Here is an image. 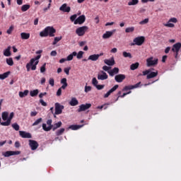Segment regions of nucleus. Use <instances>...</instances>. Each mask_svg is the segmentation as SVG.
I'll return each mask as SVG.
<instances>
[{"label": "nucleus", "instance_id": "obj_4", "mask_svg": "<svg viewBox=\"0 0 181 181\" xmlns=\"http://www.w3.org/2000/svg\"><path fill=\"white\" fill-rule=\"evenodd\" d=\"M145 42V37L144 36H139L136 37L133 40V42L131 44V46H142L144 43Z\"/></svg>", "mask_w": 181, "mask_h": 181}, {"label": "nucleus", "instance_id": "obj_30", "mask_svg": "<svg viewBox=\"0 0 181 181\" xmlns=\"http://www.w3.org/2000/svg\"><path fill=\"white\" fill-rule=\"evenodd\" d=\"M9 74H11L10 71L0 74V80H5V78H8V77H9Z\"/></svg>", "mask_w": 181, "mask_h": 181}, {"label": "nucleus", "instance_id": "obj_2", "mask_svg": "<svg viewBox=\"0 0 181 181\" xmlns=\"http://www.w3.org/2000/svg\"><path fill=\"white\" fill-rule=\"evenodd\" d=\"M42 57L41 54L37 55L35 58H33L30 59V62L26 64V69L27 71H30V67L31 70H36V66L39 64V59Z\"/></svg>", "mask_w": 181, "mask_h": 181}, {"label": "nucleus", "instance_id": "obj_15", "mask_svg": "<svg viewBox=\"0 0 181 181\" xmlns=\"http://www.w3.org/2000/svg\"><path fill=\"white\" fill-rule=\"evenodd\" d=\"M118 87H119V86L118 85H115V86H113L109 91H107V93L104 95V98H108L110 95H111V94L114 93V91L118 89Z\"/></svg>", "mask_w": 181, "mask_h": 181}, {"label": "nucleus", "instance_id": "obj_23", "mask_svg": "<svg viewBox=\"0 0 181 181\" xmlns=\"http://www.w3.org/2000/svg\"><path fill=\"white\" fill-rule=\"evenodd\" d=\"M104 63L107 66H114V64H115V60L114 58H112L111 59H105Z\"/></svg>", "mask_w": 181, "mask_h": 181}, {"label": "nucleus", "instance_id": "obj_61", "mask_svg": "<svg viewBox=\"0 0 181 181\" xmlns=\"http://www.w3.org/2000/svg\"><path fill=\"white\" fill-rule=\"evenodd\" d=\"M45 95H47V93L45 92V93H41L39 94V98H43V97H45Z\"/></svg>", "mask_w": 181, "mask_h": 181}, {"label": "nucleus", "instance_id": "obj_44", "mask_svg": "<svg viewBox=\"0 0 181 181\" xmlns=\"http://www.w3.org/2000/svg\"><path fill=\"white\" fill-rule=\"evenodd\" d=\"M83 54H84V52L79 51L78 54H76L77 59H83Z\"/></svg>", "mask_w": 181, "mask_h": 181}, {"label": "nucleus", "instance_id": "obj_40", "mask_svg": "<svg viewBox=\"0 0 181 181\" xmlns=\"http://www.w3.org/2000/svg\"><path fill=\"white\" fill-rule=\"evenodd\" d=\"M6 62L8 66H12L13 64V59L12 58H6Z\"/></svg>", "mask_w": 181, "mask_h": 181}, {"label": "nucleus", "instance_id": "obj_1", "mask_svg": "<svg viewBox=\"0 0 181 181\" xmlns=\"http://www.w3.org/2000/svg\"><path fill=\"white\" fill-rule=\"evenodd\" d=\"M54 33H56V29L52 26H47L40 33V36L41 37H47V36L54 37Z\"/></svg>", "mask_w": 181, "mask_h": 181}, {"label": "nucleus", "instance_id": "obj_64", "mask_svg": "<svg viewBox=\"0 0 181 181\" xmlns=\"http://www.w3.org/2000/svg\"><path fill=\"white\" fill-rule=\"evenodd\" d=\"M52 119H48L47 121V124L49 125V127H53V124H52Z\"/></svg>", "mask_w": 181, "mask_h": 181}, {"label": "nucleus", "instance_id": "obj_9", "mask_svg": "<svg viewBox=\"0 0 181 181\" xmlns=\"http://www.w3.org/2000/svg\"><path fill=\"white\" fill-rule=\"evenodd\" d=\"M86 22V16L81 15L74 22V25H83Z\"/></svg>", "mask_w": 181, "mask_h": 181}, {"label": "nucleus", "instance_id": "obj_55", "mask_svg": "<svg viewBox=\"0 0 181 181\" xmlns=\"http://www.w3.org/2000/svg\"><path fill=\"white\" fill-rule=\"evenodd\" d=\"M168 22H173V23H177V18H171L169 19Z\"/></svg>", "mask_w": 181, "mask_h": 181}, {"label": "nucleus", "instance_id": "obj_39", "mask_svg": "<svg viewBox=\"0 0 181 181\" xmlns=\"http://www.w3.org/2000/svg\"><path fill=\"white\" fill-rule=\"evenodd\" d=\"M139 4V0H132L131 1L128 2L129 6H132L134 5H138Z\"/></svg>", "mask_w": 181, "mask_h": 181}, {"label": "nucleus", "instance_id": "obj_24", "mask_svg": "<svg viewBox=\"0 0 181 181\" xmlns=\"http://www.w3.org/2000/svg\"><path fill=\"white\" fill-rule=\"evenodd\" d=\"M100 59V55H97L95 54L90 55L88 58V60H91L92 62H97Z\"/></svg>", "mask_w": 181, "mask_h": 181}, {"label": "nucleus", "instance_id": "obj_31", "mask_svg": "<svg viewBox=\"0 0 181 181\" xmlns=\"http://www.w3.org/2000/svg\"><path fill=\"white\" fill-rule=\"evenodd\" d=\"M28 94H29L28 90H25L23 92L21 91L19 92V97H21V98H23V97H26V95H28Z\"/></svg>", "mask_w": 181, "mask_h": 181}, {"label": "nucleus", "instance_id": "obj_60", "mask_svg": "<svg viewBox=\"0 0 181 181\" xmlns=\"http://www.w3.org/2000/svg\"><path fill=\"white\" fill-rule=\"evenodd\" d=\"M12 30H13V26H11L9 29L7 30L6 33H8V35H11V33H12Z\"/></svg>", "mask_w": 181, "mask_h": 181}, {"label": "nucleus", "instance_id": "obj_12", "mask_svg": "<svg viewBox=\"0 0 181 181\" xmlns=\"http://www.w3.org/2000/svg\"><path fill=\"white\" fill-rule=\"evenodd\" d=\"M13 115L14 113L11 112L8 117V118L7 119L6 122H3L1 123V125H2L3 127H9V125H11V122L12 121V119L13 118Z\"/></svg>", "mask_w": 181, "mask_h": 181}, {"label": "nucleus", "instance_id": "obj_33", "mask_svg": "<svg viewBox=\"0 0 181 181\" xmlns=\"http://www.w3.org/2000/svg\"><path fill=\"white\" fill-rule=\"evenodd\" d=\"M9 115V113H8V112H4L1 114V118L3 119V121H8V117Z\"/></svg>", "mask_w": 181, "mask_h": 181}, {"label": "nucleus", "instance_id": "obj_59", "mask_svg": "<svg viewBox=\"0 0 181 181\" xmlns=\"http://www.w3.org/2000/svg\"><path fill=\"white\" fill-rule=\"evenodd\" d=\"M111 69V67L110 66H103V70H104L105 71H110V69Z\"/></svg>", "mask_w": 181, "mask_h": 181}, {"label": "nucleus", "instance_id": "obj_41", "mask_svg": "<svg viewBox=\"0 0 181 181\" xmlns=\"http://www.w3.org/2000/svg\"><path fill=\"white\" fill-rule=\"evenodd\" d=\"M134 30H135L134 27H129L125 29L126 33H131L134 32Z\"/></svg>", "mask_w": 181, "mask_h": 181}, {"label": "nucleus", "instance_id": "obj_8", "mask_svg": "<svg viewBox=\"0 0 181 181\" xmlns=\"http://www.w3.org/2000/svg\"><path fill=\"white\" fill-rule=\"evenodd\" d=\"M147 67H151V66H156L158 64V59H154L153 57L146 59Z\"/></svg>", "mask_w": 181, "mask_h": 181}, {"label": "nucleus", "instance_id": "obj_25", "mask_svg": "<svg viewBox=\"0 0 181 181\" xmlns=\"http://www.w3.org/2000/svg\"><path fill=\"white\" fill-rule=\"evenodd\" d=\"M21 37L23 40H28L30 37V33H21Z\"/></svg>", "mask_w": 181, "mask_h": 181}, {"label": "nucleus", "instance_id": "obj_34", "mask_svg": "<svg viewBox=\"0 0 181 181\" xmlns=\"http://www.w3.org/2000/svg\"><path fill=\"white\" fill-rule=\"evenodd\" d=\"M64 131H66V129L64 128H61V129H58L56 132L57 136H60V135H63V134H64Z\"/></svg>", "mask_w": 181, "mask_h": 181}, {"label": "nucleus", "instance_id": "obj_48", "mask_svg": "<svg viewBox=\"0 0 181 181\" xmlns=\"http://www.w3.org/2000/svg\"><path fill=\"white\" fill-rule=\"evenodd\" d=\"M92 84H93L95 87H96V86L98 85V81H97V78H93L92 79Z\"/></svg>", "mask_w": 181, "mask_h": 181}, {"label": "nucleus", "instance_id": "obj_51", "mask_svg": "<svg viewBox=\"0 0 181 181\" xmlns=\"http://www.w3.org/2000/svg\"><path fill=\"white\" fill-rule=\"evenodd\" d=\"M70 70H71V67H68V68H65L64 69V73H66V74L67 76H69V74H70Z\"/></svg>", "mask_w": 181, "mask_h": 181}, {"label": "nucleus", "instance_id": "obj_22", "mask_svg": "<svg viewBox=\"0 0 181 181\" xmlns=\"http://www.w3.org/2000/svg\"><path fill=\"white\" fill-rule=\"evenodd\" d=\"M19 134H20V136H21V138H28V139L32 138V134H30V133H28V132H23V131H20Z\"/></svg>", "mask_w": 181, "mask_h": 181}, {"label": "nucleus", "instance_id": "obj_53", "mask_svg": "<svg viewBox=\"0 0 181 181\" xmlns=\"http://www.w3.org/2000/svg\"><path fill=\"white\" fill-rule=\"evenodd\" d=\"M132 91L129 90V92L127 93H123L122 95H119L118 96V98H124V97H125V95H128V94H131Z\"/></svg>", "mask_w": 181, "mask_h": 181}, {"label": "nucleus", "instance_id": "obj_28", "mask_svg": "<svg viewBox=\"0 0 181 181\" xmlns=\"http://www.w3.org/2000/svg\"><path fill=\"white\" fill-rule=\"evenodd\" d=\"M69 104L70 105H71V107H76V105H78V100H77V98H73L71 100Z\"/></svg>", "mask_w": 181, "mask_h": 181}, {"label": "nucleus", "instance_id": "obj_52", "mask_svg": "<svg viewBox=\"0 0 181 181\" xmlns=\"http://www.w3.org/2000/svg\"><path fill=\"white\" fill-rule=\"evenodd\" d=\"M49 84H50L52 87H54V79L53 78H49Z\"/></svg>", "mask_w": 181, "mask_h": 181}, {"label": "nucleus", "instance_id": "obj_45", "mask_svg": "<svg viewBox=\"0 0 181 181\" xmlns=\"http://www.w3.org/2000/svg\"><path fill=\"white\" fill-rule=\"evenodd\" d=\"M12 127L13 128V129H15V131H19V124H18V123H14L12 124Z\"/></svg>", "mask_w": 181, "mask_h": 181}, {"label": "nucleus", "instance_id": "obj_35", "mask_svg": "<svg viewBox=\"0 0 181 181\" xmlns=\"http://www.w3.org/2000/svg\"><path fill=\"white\" fill-rule=\"evenodd\" d=\"M139 67V63L136 62L130 66V70H136Z\"/></svg>", "mask_w": 181, "mask_h": 181}, {"label": "nucleus", "instance_id": "obj_46", "mask_svg": "<svg viewBox=\"0 0 181 181\" xmlns=\"http://www.w3.org/2000/svg\"><path fill=\"white\" fill-rule=\"evenodd\" d=\"M76 19H77V14H74L70 17L71 22H75Z\"/></svg>", "mask_w": 181, "mask_h": 181}, {"label": "nucleus", "instance_id": "obj_56", "mask_svg": "<svg viewBox=\"0 0 181 181\" xmlns=\"http://www.w3.org/2000/svg\"><path fill=\"white\" fill-rule=\"evenodd\" d=\"M40 103H41V105H42L43 107H47V103L45 102V100H43L42 99L40 100Z\"/></svg>", "mask_w": 181, "mask_h": 181}, {"label": "nucleus", "instance_id": "obj_18", "mask_svg": "<svg viewBox=\"0 0 181 181\" xmlns=\"http://www.w3.org/2000/svg\"><path fill=\"white\" fill-rule=\"evenodd\" d=\"M59 11H62V12H70L71 11V8L70 6H67L66 4H64L62 5V6L59 8Z\"/></svg>", "mask_w": 181, "mask_h": 181}, {"label": "nucleus", "instance_id": "obj_7", "mask_svg": "<svg viewBox=\"0 0 181 181\" xmlns=\"http://www.w3.org/2000/svg\"><path fill=\"white\" fill-rule=\"evenodd\" d=\"M88 30V27L86 25H83L82 27H79L76 30V33L78 36H83L86 35V32Z\"/></svg>", "mask_w": 181, "mask_h": 181}, {"label": "nucleus", "instance_id": "obj_14", "mask_svg": "<svg viewBox=\"0 0 181 181\" xmlns=\"http://www.w3.org/2000/svg\"><path fill=\"white\" fill-rule=\"evenodd\" d=\"M89 108H91L90 103H86V105L82 104L79 106V108L78 109V112H81L83 111H86V110H88Z\"/></svg>", "mask_w": 181, "mask_h": 181}, {"label": "nucleus", "instance_id": "obj_3", "mask_svg": "<svg viewBox=\"0 0 181 181\" xmlns=\"http://www.w3.org/2000/svg\"><path fill=\"white\" fill-rule=\"evenodd\" d=\"M62 125V122H58L57 123L52 124V126H49L47 127L46 124L44 123L42 124V129L46 132H48V131H50L51 129H52V131H56V129H57V128H60Z\"/></svg>", "mask_w": 181, "mask_h": 181}, {"label": "nucleus", "instance_id": "obj_62", "mask_svg": "<svg viewBox=\"0 0 181 181\" xmlns=\"http://www.w3.org/2000/svg\"><path fill=\"white\" fill-rule=\"evenodd\" d=\"M50 56H52L53 57L57 56V52L52 51L51 53H50Z\"/></svg>", "mask_w": 181, "mask_h": 181}, {"label": "nucleus", "instance_id": "obj_49", "mask_svg": "<svg viewBox=\"0 0 181 181\" xmlns=\"http://www.w3.org/2000/svg\"><path fill=\"white\" fill-rule=\"evenodd\" d=\"M152 70H153V69H148L146 71H144L143 73V76H148V74H149V73H151V71H152Z\"/></svg>", "mask_w": 181, "mask_h": 181}, {"label": "nucleus", "instance_id": "obj_32", "mask_svg": "<svg viewBox=\"0 0 181 181\" xmlns=\"http://www.w3.org/2000/svg\"><path fill=\"white\" fill-rule=\"evenodd\" d=\"M74 56H77V52H73L71 54H70L67 58H66V60L68 62H71V60L73 59V57H74Z\"/></svg>", "mask_w": 181, "mask_h": 181}, {"label": "nucleus", "instance_id": "obj_54", "mask_svg": "<svg viewBox=\"0 0 181 181\" xmlns=\"http://www.w3.org/2000/svg\"><path fill=\"white\" fill-rule=\"evenodd\" d=\"M164 26H166V28H175V24L172 23H168L167 24H165Z\"/></svg>", "mask_w": 181, "mask_h": 181}, {"label": "nucleus", "instance_id": "obj_29", "mask_svg": "<svg viewBox=\"0 0 181 181\" xmlns=\"http://www.w3.org/2000/svg\"><path fill=\"white\" fill-rule=\"evenodd\" d=\"M11 54V47H8L7 49L4 51V56H6V57H9Z\"/></svg>", "mask_w": 181, "mask_h": 181}, {"label": "nucleus", "instance_id": "obj_21", "mask_svg": "<svg viewBox=\"0 0 181 181\" xmlns=\"http://www.w3.org/2000/svg\"><path fill=\"white\" fill-rule=\"evenodd\" d=\"M100 73L102 74L98 75V80H107L108 78V75L104 71H101Z\"/></svg>", "mask_w": 181, "mask_h": 181}, {"label": "nucleus", "instance_id": "obj_57", "mask_svg": "<svg viewBox=\"0 0 181 181\" xmlns=\"http://www.w3.org/2000/svg\"><path fill=\"white\" fill-rule=\"evenodd\" d=\"M97 90H103L105 87V85H96Z\"/></svg>", "mask_w": 181, "mask_h": 181}, {"label": "nucleus", "instance_id": "obj_6", "mask_svg": "<svg viewBox=\"0 0 181 181\" xmlns=\"http://www.w3.org/2000/svg\"><path fill=\"white\" fill-rule=\"evenodd\" d=\"M61 84H62V87L58 89L57 91V95L58 97H60L62 95V90H66V88L67 87V78H63L61 80Z\"/></svg>", "mask_w": 181, "mask_h": 181}, {"label": "nucleus", "instance_id": "obj_16", "mask_svg": "<svg viewBox=\"0 0 181 181\" xmlns=\"http://www.w3.org/2000/svg\"><path fill=\"white\" fill-rule=\"evenodd\" d=\"M13 155H21V151H6L4 154V156H5V158H9V156H13Z\"/></svg>", "mask_w": 181, "mask_h": 181}, {"label": "nucleus", "instance_id": "obj_43", "mask_svg": "<svg viewBox=\"0 0 181 181\" xmlns=\"http://www.w3.org/2000/svg\"><path fill=\"white\" fill-rule=\"evenodd\" d=\"M42 117L37 119L33 124V127H36V125H39L40 124V122H42Z\"/></svg>", "mask_w": 181, "mask_h": 181}, {"label": "nucleus", "instance_id": "obj_38", "mask_svg": "<svg viewBox=\"0 0 181 181\" xmlns=\"http://www.w3.org/2000/svg\"><path fill=\"white\" fill-rule=\"evenodd\" d=\"M63 37L62 36L60 37H55L54 39V41L52 42V45L54 46V45H57V43H59V42H60V40H62Z\"/></svg>", "mask_w": 181, "mask_h": 181}, {"label": "nucleus", "instance_id": "obj_11", "mask_svg": "<svg viewBox=\"0 0 181 181\" xmlns=\"http://www.w3.org/2000/svg\"><path fill=\"white\" fill-rule=\"evenodd\" d=\"M139 86H141V82H139L135 85L126 86L123 88L122 91H128L129 90H134V88H138Z\"/></svg>", "mask_w": 181, "mask_h": 181}, {"label": "nucleus", "instance_id": "obj_20", "mask_svg": "<svg viewBox=\"0 0 181 181\" xmlns=\"http://www.w3.org/2000/svg\"><path fill=\"white\" fill-rule=\"evenodd\" d=\"M107 73L111 77H114L115 74H118V73H119V69L115 67L113 69L108 71Z\"/></svg>", "mask_w": 181, "mask_h": 181}, {"label": "nucleus", "instance_id": "obj_47", "mask_svg": "<svg viewBox=\"0 0 181 181\" xmlns=\"http://www.w3.org/2000/svg\"><path fill=\"white\" fill-rule=\"evenodd\" d=\"M149 22V18H146L141 21L139 22V25H146Z\"/></svg>", "mask_w": 181, "mask_h": 181}, {"label": "nucleus", "instance_id": "obj_10", "mask_svg": "<svg viewBox=\"0 0 181 181\" xmlns=\"http://www.w3.org/2000/svg\"><path fill=\"white\" fill-rule=\"evenodd\" d=\"M63 110H64V106L60 105L59 103H55V114L60 115L63 112Z\"/></svg>", "mask_w": 181, "mask_h": 181}, {"label": "nucleus", "instance_id": "obj_37", "mask_svg": "<svg viewBox=\"0 0 181 181\" xmlns=\"http://www.w3.org/2000/svg\"><path fill=\"white\" fill-rule=\"evenodd\" d=\"M30 5H29V4H24L21 7V11H22V12H26V11L30 9Z\"/></svg>", "mask_w": 181, "mask_h": 181}, {"label": "nucleus", "instance_id": "obj_63", "mask_svg": "<svg viewBox=\"0 0 181 181\" xmlns=\"http://www.w3.org/2000/svg\"><path fill=\"white\" fill-rule=\"evenodd\" d=\"M50 6H51V4H49L47 8H44V9H43L44 12H47V11H49V9H50Z\"/></svg>", "mask_w": 181, "mask_h": 181}, {"label": "nucleus", "instance_id": "obj_13", "mask_svg": "<svg viewBox=\"0 0 181 181\" xmlns=\"http://www.w3.org/2000/svg\"><path fill=\"white\" fill-rule=\"evenodd\" d=\"M29 146L32 151H36L39 148V143L35 140H29Z\"/></svg>", "mask_w": 181, "mask_h": 181}, {"label": "nucleus", "instance_id": "obj_50", "mask_svg": "<svg viewBox=\"0 0 181 181\" xmlns=\"http://www.w3.org/2000/svg\"><path fill=\"white\" fill-rule=\"evenodd\" d=\"M46 71V63H45L41 67H40V73H45Z\"/></svg>", "mask_w": 181, "mask_h": 181}, {"label": "nucleus", "instance_id": "obj_42", "mask_svg": "<svg viewBox=\"0 0 181 181\" xmlns=\"http://www.w3.org/2000/svg\"><path fill=\"white\" fill-rule=\"evenodd\" d=\"M123 56L124 57H129V59H132V54L129 52H123Z\"/></svg>", "mask_w": 181, "mask_h": 181}, {"label": "nucleus", "instance_id": "obj_36", "mask_svg": "<svg viewBox=\"0 0 181 181\" xmlns=\"http://www.w3.org/2000/svg\"><path fill=\"white\" fill-rule=\"evenodd\" d=\"M38 94H39V90H37V89H35L34 90H31L30 92V95L31 97H36V95H37Z\"/></svg>", "mask_w": 181, "mask_h": 181}, {"label": "nucleus", "instance_id": "obj_17", "mask_svg": "<svg viewBox=\"0 0 181 181\" xmlns=\"http://www.w3.org/2000/svg\"><path fill=\"white\" fill-rule=\"evenodd\" d=\"M125 78L126 76L124 74H118L115 76V80L117 83H122Z\"/></svg>", "mask_w": 181, "mask_h": 181}, {"label": "nucleus", "instance_id": "obj_26", "mask_svg": "<svg viewBox=\"0 0 181 181\" xmlns=\"http://www.w3.org/2000/svg\"><path fill=\"white\" fill-rule=\"evenodd\" d=\"M83 127V125H77V124H72L68 127V129H72V131H76V129H80Z\"/></svg>", "mask_w": 181, "mask_h": 181}, {"label": "nucleus", "instance_id": "obj_58", "mask_svg": "<svg viewBox=\"0 0 181 181\" xmlns=\"http://www.w3.org/2000/svg\"><path fill=\"white\" fill-rule=\"evenodd\" d=\"M91 90V86H85V93H89Z\"/></svg>", "mask_w": 181, "mask_h": 181}, {"label": "nucleus", "instance_id": "obj_5", "mask_svg": "<svg viewBox=\"0 0 181 181\" xmlns=\"http://www.w3.org/2000/svg\"><path fill=\"white\" fill-rule=\"evenodd\" d=\"M180 49H181V43L180 42H177L173 45L171 50H172V52H173L174 56L176 59H177V57L179 56V52L180 51Z\"/></svg>", "mask_w": 181, "mask_h": 181}, {"label": "nucleus", "instance_id": "obj_27", "mask_svg": "<svg viewBox=\"0 0 181 181\" xmlns=\"http://www.w3.org/2000/svg\"><path fill=\"white\" fill-rule=\"evenodd\" d=\"M156 76H158V71H156V72H150L149 74L147 75L146 78L147 80H149L151 78H153L155 77H156Z\"/></svg>", "mask_w": 181, "mask_h": 181}, {"label": "nucleus", "instance_id": "obj_19", "mask_svg": "<svg viewBox=\"0 0 181 181\" xmlns=\"http://www.w3.org/2000/svg\"><path fill=\"white\" fill-rule=\"evenodd\" d=\"M115 33V30H113L112 31H106L105 34L103 35V39H110Z\"/></svg>", "mask_w": 181, "mask_h": 181}]
</instances>
